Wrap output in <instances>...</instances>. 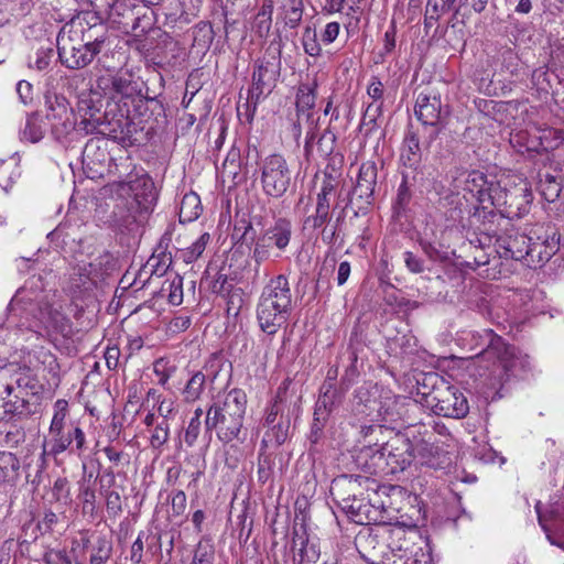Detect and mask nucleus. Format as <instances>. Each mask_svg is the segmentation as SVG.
Here are the masks:
<instances>
[{
  "label": "nucleus",
  "instance_id": "nucleus-40",
  "mask_svg": "<svg viewBox=\"0 0 564 564\" xmlns=\"http://www.w3.org/2000/svg\"><path fill=\"white\" fill-rule=\"evenodd\" d=\"M563 189L564 187L550 174H545L544 177L540 180L541 195L550 204L558 200Z\"/></svg>",
  "mask_w": 564,
  "mask_h": 564
},
{
  "label": "nucleus",
  "instance_id": "nucleus-19",
  "mask_svg": "<svg viewBox=\"0 0 564 564\" xmlns=\"http://www.w3.org/2000/svg\"><path fill=\"white\" fill-rule=\"evenodd\" d=\"M534 509L538 514L539 524L546 533L549 541L564 550V543H558L552 539L550 534V527L547 524L549 521H553L556 530L564 533V497L554 496L551 499L549 509L545 511L542 509V502L536 501Z\"/></svg>",
  "mask_w": 564,
  "mask_h": 564
},
{
  "label": "nucleus",
  "instance_id": "nucleus-58",
  "mask_svg": "<svg viewBox=\"0 0 564 564\" xmlns=\"http://www.w3.org/2000/svg\"><path fill=\"white\" fill-rule=\"evenodd\" d=\"M187 497L183 490H177L171 499V510L173 517H181L185 513Z\"/></svg>",
  "mask_w": 564,
  "mask_h": 564
},
{
  "label": "nucleus",
  "instance_id": "nucleus-23",
  "mask_svg": "<svg viewBox=\"0 0 564 564\" xmlns=\"http://www.w3.org/2000/svg\"><path fill=\"white\" fill-rule=\"evenodd\" d=\"M343 397V391L337 390L335 383L328 377L321 387V394L315 404L316 414L322 415V419L327 417V415L341 403Z\"/></svg>",
  "mask_w": 564,
  "mask_h": 564
},
{
  "label": "nucleus",
  "instance_id": "nucleus-36",
  "mask_svg": "<svg viewBox=\"0 0 564 564\" xmlns=\"http://www.w3.org/2000/svg\"><path fill=\"white\" fill-rule=\"evenodd\" d=\"M290 422L288 420H280L276 424L271 426L264 434L261 441V447L268 448L270 446L279 447L289 436Z\"/></svg>",
  "mask_w": 564,
  "mask_h": 564
},
{
  "label": "nucleus",
  "instance_id": "nucleus-13",
  "mask_svg": "<svg viewBox=\"0 0 564 564\" xmlns=\"http://www.w3.org/2000/svg\"><path fill=\"white\" fill-rule=\"evenodd\" d=\"M449 115L447 106H443L441 95L425 87L421 90L415 101V116L424 124L434 128L433 137H436L446 126Z\"/></svg>",
  "mask_w": 564,
  "mask_h": 564
},
{
  "label": "nucleus",
  "instance_id": "nucleus-42",
  "mask_svg": "<svg viewBox=\"0 0 564 564\" xmlns=\"http://www.w3.org/2000/svg\"><path fill=\"white\" fill-rule=\"evenodd\" d=\"M215 562V549L209 540H202L197 543L193 560V564H214Z\"/></svg>",
  "mask_w": 564,
  "mask_h": 564
},
{
  "label": "nucleus",
  "instance_id": "nucleus-18",
  "mask_svg": "<svg viewBox=\"0 0 564 564\" xmlns=\"http://www.w3.org/2000/svg\"><path fill=\"white\" fill-rule=\"evenodd\" d=\"M533 199L532 191L528 183L520 180L518 184L509 187L507 193V204L501 212L508 218H520L529 213L530 204Z\"/></svg>",
  "mask_w": 564,
  "mask_h": 564
},
{
  "label": "nucleus",
  "instance_id": "nucleus-61",
  "mask_svg": "<svg viewBox=\"0 0 564 564\" xmlns=\"http://www.w3.org/2000/svg\"><path fill=\"white\" fill-rule=\"evenodd\" d=\"M427 19H440L442 14L451 11V9L441 0H427L426 9Z\"/></svg>",
  "mask_w": 564,
  "mask_h": 564
},
{
  "label": "nucleus",
  "instance_id": "nucleus-12",
  "mask_svg": "<svg viewBox=\"0 0 564 564\" xmlns=\"http://www.w3.org/2000/svg\"><path fill=\"white\" fill-rule=\"evenodd\" d=\"M466 189L476 197L484 210L495 207L501 213L507 204L508 184L502 186L500 182L494 177L488 178L481 172L473 171L468 174Z\"/></svg>",
  "mask_w": 564,
  "mask_h": 564
},
{
  "label": "nucleus",
  "instance_id": "nucleus-20",
  "mask_svg": "<svg viewBox=\"0 0 564 564\" xmlns=\"http://www.w3.org/2000/svg\"><path fill=\"white\" fill-rule=\"evenodd\" d=\"M530 240L532 237L519 232L501 236L496 240V251L502 259L525 262Z\"/></svg>",
  "mask_w": 564,
  "mask_h": 564
},
{
  "label": "nucleus",
  "instance_id": "nucleus-50",
  "mask_svg": "<svg viewBox=\"0 0 564 564\" xmlns=\"http://www.w3.org/2000/svg\"><path fill=\"white\" fill-rule=\"evenodd\" d=\"M264 449L260 448L258 458V479L263 484L271 477L274 465L271 454L265 453Z\"/></svg>",
  "mask_w": 564,
  "mask_h": 564
},
{
  "label": "nucleus",
  "instance_id": "nucleus-29",
  "mask_svg": "<svg viewBox=\"0 0 564 564\" xmlns=\"http://www.w3.org/2000/svg\"><path fill=\"white\" fill-rule=\"evenodd\" d=\"M534 132H536L538 141L531 143L532 147H538L539 153L542 151H550L556 149L563 141L562 132L554 128H540L535 124Z\"/></svg>",
  "mask_w": 564,
  "mask_h": 564
},
{
  "label": "nucleus",
  "instance_id": "nucleus-6",
  "mask_svg": "<svg viewBox=\"0 0 564 564\" xmlns=\"http://www.w3.org/2000/svg\"><path fill=\"white\" fill-rule=\"evenodd\" d=\"M422 402L436 415L462 419L468 414L466 397L436 373H426L419 387Z\"/></svg>",
  "mask_w": 564,
  "mask_h": 564
},
{
  "label": "nucleus",
  "instance_id": "nucleus-34",
  "mask_svg": "<svg viewBox=\"0 0 564 564\" xmlns=\"http://www.w3.org/2000/svg\"><path fill=\"white\" fill-rule=\"evenodd\" d=\"M112 551V541L106 535H98L90 547L89 564H107Z\"/></svg>",
  "mask_w": 564,
  "mask_h": 564
},
{
  "label": "nucleus",
  "instance_id": "nucleus-63",
  "mask_svg": "<svg viewBox=\"0 0 564 564\" xmlns=\"http://www.w3.org/2000/svg\"><path fill=\"white\" fill-rule=\"evenodd\" d=\"M87 448L88 446L85 432L78 425H74V444L72 452H75L80 456Z\"/></svg>",
  "mask_w": 564,
  "mask_h": 564
},
{
  "label": "nucleus",
  "instance_id": "nucleus-56",
  "mask_svg": "<svg viewBox=\"0 0 564 564\" xmlns=\"http://www.w3.org/2000/svg\"><path fill=\"white\" fill-rule=\"evenodd\" d=\"M328 215L329 206L322 204L319 208L316 207L315 215L306 218L305 225L314 229L319 228L328 220Z\"/></svg>",
  "mask_w": 564,
  "mask_h": 564
},
{
  "label": "nucleus",
  "instance_id": "nucleus-33",
  "mask_svg": "<svg viewBox=\"0 0 564 564\" xmlns=\"http://www.w3.org/2000/svg\"><path fill=\"white\" fill-rule=\"evenodd\" d=\"M527 251L525 264L530 268L542 267L553 254V250L546 245V241H540L539 239L536 241L530 240Z\"/></svg>",
  "mask_w": 564,
  "mask_h": 564
},
{
  "label": "nucleus",
  "instance_id": "nucleus-55",
  "mask_svg": "<svg viewBox=\"0 0 564 564\" xmlns=\"http://www.w3.org/2000/svg\"><path fill=\"white\" fill-rule=\"evenodd\" d=\"M270 248H271L270 241L265 240L263 235L258 237V239L254 243V249H253V254H252L253 260L258 264L268 260L270 257Z\"/></svg>",
  "mask_w": 564,
  "mask_h": 564
},
{
  "label": "nucleus",
  "instance_id": "nucleus-46",
  "mask_svg": "<svg viewBox=\"0 0 564 564\" xmlns=\"http://www.w3.org/2000/svg\"><path fill=\"white\" fill-rule=\"evenodd\" d=\"M57 62L58 59L53 48H41L36 51L34 61L30 62V67H36L37 70H43L48 67L54 68Z\"/></svg>",
  "mask_w": 564,
  "mask_h": 564
},
{
  "label": "nucleus",
  "instance_id": "nucleus-21",
  "mask_svg": "<svg viewBox=\"0 0 564 564\" xmlns=\"http://www.w3.org/2000/svg\"><path fill=\"white\" fill-rule=\"evenodd\" d=\"M45 105L47 108L46 118L53 121V129L58 130V128L62 127L64 131H68L73 128V115L68 108V101L64 96L47 93L45 95Z\"/></svg>",
  "mask_w": 564,
  "mask_h": 564
},
{
  "label": "nucleus",
  "instance_id": "nucleus-25",
  "mask_svg": "<svg viewBox=\"0 0 564 564\" xmlns=\"http://www.w3.org/2000/svg\"><path fill=\"white\" fill-rule=\"evenodd\" d=\"M377 183V167L373 162L362 163L355 184V195L364 199L367 204L372 196Z\"/></svg>",
  "mask_w": 564,
  "mask_h": 564
},
{
  "label": "nucleus",
  "instance_id": "nucleus-27",
  "mask_svg": "<svg viewBox=\"0 0 564 564\" xmlns=\"http://www.w3.org/2000/svg\"><path fill=\"white\" fill-rule=\"evenodd\" d=\"M270 246H275L279 250H284L292 236V225L286 218H278L274 225L268 228L263 234Z\"/></svg>",
  "mask_w": 564,
  "mask_h": 564
},
{
  "label": "nucleus",
  "instance_id": "nucleus-16",
  "mask_svg": "<svg viewBox=\"0 0 564 564\" xmlns=\"http://www.w3.org/2000/svg\"><path fill=\"white\" fill-rule=\"evenodd\" d=\"M100 25H105V18L99 12L95 10H84L61 29L57 41L62 43L63 48H66L68 42H74L75 37H78L83 31L91 30Z\"/></svg>",
  "mask_w": 564,
  "mask_h": 564
},
{
  "label": "nucleus",
  "instance_id": "nucleus-28",
  "mask_svg": "<svg viewBox=\"0 0 564 564\" xmlns=\"http://www.w3.org/2000/svg\"><path fill=\"white\" fill-rule=\"evenodd\" d=\"M317 87V80L316 77H310L308 74L306 75V79L301 80L297 94H296V110L297 116L300 117L301 113H305L306 111L311 110L315 105V89Z\"/></svg>",
  "mask_w": 564,
  "mask_h": 564
},
{
  "label": "nucleus",
  "instance_id": "nucleus-24",
  "mask_svg": "<svg viewBox=\"0 0 564 564\" xmlns=\"http://www.w3.org/2000/svg\"><path fill=\"white\" fill-rule=\"evenodd\" d=\"M147 214H140L130 199H124L116 205L112 212V221L120 229L132 230V226L142 221Z\"/></svg>",
  "mask_w": 564,
  "mask_h": 564
},
{
  "label": "nucleus",
  "instance_id": "nucleus-22",
  "mask_svg": "<svg viewBox=\"0 0 564 564\" xmlns=\"http://www.w3.org/2000/svg\"><path fill=\"white\" fill-rule=\"evenodd\" d=\"M74 42H68L67 47L63 48L62 43L57 42L58 58L61 64L69 69L86 67L97 55L95 48L84 44L75 46Z\"/></svg>",
  "mask_w": 564,
  "mask_h": 564
},
{
  "label": "nucleus",
  "instance_id": "nucleus-47",
  "mask_svg": "<svg viewBox=\"0 0 564 564\" xmlns=\"http://www.w3.org/2000/svg\"><path fill=\"white\" fill-rule=\"evenodd\" d=\"M20 468V462L17 456L10 452H0V477L10 478Z\"/></svg>",
  "mask_w": 564,
  "mask_h": 564
},
{
  "label": "nucleus",
  "instance_id": "nucleus-31",
  "mask_svg": "<svg viewBox=\"0 0 564 564\" xmlns=\"http://www.w3.org/2000/svg\"><path fill=\"white\" fill-rule=\"evenodd\" d=\"M421 159L419 137L413 131H408L401 148L400 160L405 166H414Z\"/></svg>",
  "mask_w": 564,
  "mask_h": 564
},
{
  "label": "nucleus",
  "instance_id": "nucleus-59",
  "mask_svg": "<svg viewBox=\"0 0 564 564\" xmlns=\"http://www.w3.org/2000/svg\"><path fill=\"white\" fill-rule=\"evenodd\" d=\"M153 371L158 377L159 383L165 386L172 376L173 369L169 368V362L161 358L154 362Z\"/></svg>",
  "mask_w": 564,
  "mask_h": 564
},
{
  "label": "nucleus",
  "instance_id": "nucleus-3",
  "mask_svg": "<svg viewBox=\"0 0 564 564\" xmlns=\"http://www.w3.org/2000/svg\"><path fill=\"white\" fill-rule=\"evenodd\" d=\"M78 129L87 134L98 133L102 138L108 137L122 147L135 145L139 142L137 134L142 131V128L130 118L126 102L123 107L109 104L102 115L99 110L87 107L78 122Z\"/></svg>",
  "mask_w": 564,
  "mask_h": 564
},
{
  "label": "nucleus",
  "instance_id": "nucleus-5",
  "mask_svg": "<svg viewBox=\"0 0 564 564\" xmlns=\"http://www.w3.org/2000/svg\"><path fill=\"white\" fill-rule=\"evenodd\" d=\"M35 383L25 369L15 365L0 367V421L31 413L30 397Z\"/></svg>",
  "mask_w": 564,
  "mask_h": 564
},
{
  "label": "nucleus",
  "instance_id": "nucleus-1",
  "mask_svg": "<svg viewBox=\"0 0 564 564\" xmlns=\"http://www.w3.org/2000/svg\"><path fill=\"white\" fill-rule=\"evenodd\" d=\"M355 416H369L371 424H360V434L364 438L362 446L355 457V467L369 475L395 474L404 470L414 457V448L411 441L404 435L395 434L379 446V435L382 434V425L375 424L379 421V403L368 399L366 403L355 406Z\"/></svg>",
  "mask_w": 564,
  "mask_h": 564
},
{
  "label": "nucleus",
  "instance_id": "nucleus-2",
  "mask_svg": "<svg viewBox=\"0 0 564 564\" xmlns=\"http://www.w3.org/2000/svg\"><path fill=\"white\" fill-rule=\"evenodd\" d=\"M247 410V394L243 390L235 388L218 397L207 409L205 417V433L216 437L224 444L234 441L243 443L248 431L243 425Z\"/></svg>",
  "mask_w": 564,
  "mask_h": 564
},
{
  "label": "nucleus",
  "instance_id": "nucleus-32",
  "mask_svg": "<svg viewBox=\"0 0 564 564\" xmlns=\"http://www.w3.org/2000/svg\"><path fill=\"white\" fill-rule=\"evenodd\" d=\"M275 83V73H253L252 85L248 93L252 95V98L256 100H261L272 91Z\"/></svg>",
  "mask_w": 564,
  "mask_h": 564
},
{
  "label": "nucleus",
  "instance_id": "nucleus-4",
  "mask_svg": "<svg viewBox=\"0 0 564 564\" xmlns=\"http://www.w3.org/2000/svg\"><path fill=\"white\" fill-rule=\"evenodd\" d=\"M292 312V293L286 276L279 275L264 286L258 305L257 321L260 329L269 336L283 327Z\"/></svg>",
  "mask_w": 564,
  "mask_h": 564
},
{
  "label": "nucleus",
  "instance_id": "nucleus-26",
  "mask_svg": "<svg viewBox=\"0 0 564 564\" xmlns=\"http://www.w3.org/2000/svg\"><path fill=\"white\" fill-rule=\"evenodd\" d=\"M316 135L314 132H307L304 151L307 160H316L317 158H326L333 152L334 135L330 133H323L315 141Z\"/></svg>",
  "mask_w": 564,
  "mask_h": 564
},
{
  "label": "nucleus",
  "instance_id": "nucleus-52",
  "mask_svg": "<svg viewBox=\"0 0 564 564\" xmlns=\"http://www.w3.org/2000/svg\"><path fill=\"white\" fill-rule=\"evenodd\" d=\"M56 411L53 415L51 426H50V433L52 435H59L61 432H63L64 427V420L66 417V406L67 402L65 400H57L55 403Z\"/></svg>",
  "mask_w": 564,
  "mask_h": 564
},
{
  "label": "nucleus",
  "instance_id": "nucleus-9",
  "mask_svg": "<svg viewBox=\"0 0 564 564\" xmlns=\"http://www.w3.org/2000/svg\"><path fill=\"white\" fill-rule=\"evenodd\" d=\"M118 181H113L109 187L111 193L121 198L128 196L132 205H135L140 214H149L158 199V193L152 178L147 175H138L129 173L127 178H121L119 175Z\"/></svg>",
  "mask_w": 564,
  "mask_h": 564
},
{
  "label": "nucleus",
  "instance_id": "nucleus-39",
  "mask_svg": "<svg viewBox=\"0 0 564 564\" xmlns=\"http://www.w3.org/2000/svg\"><path fill=\"white\" fill-rule=\"evenodd\" d=\"M206 377L202 371H196L183 389V397L186 402L198 400L204 391Z\"/></svg>",
  "mask_w": 564,
  "mask_h": 564
},
{
  "label": "nucleus",
  "instance_id": "nucleus-57",
  "mask_svg": "<svg viewBox=\"0 0 564 564\" xmlns=\"http://www.w3.org/2000/svg\"><path fill=\"white\" fill-rule=\"evenodd\" d=\"M242 305L241 289H231L227 293V313L238 315Z\"/></svg>",
  "mask_w": 564,
  "mask_h": 564
},
{
  "label": "nucleus",
  "instance_id": "nucleus-30",
  "mask_svg": "<svg viewBox=\"0 0 564 564\" xmlns=\"http://www.w3.org/2000/svg\"><path fill=\"white\" fill-rule=\"evenodd\" d=\"M292 549L299 550L301 561L314 563L318 558V553L315 550V546L313 544L308 545L306 529L303 524L300 527V529L296 527L293 528Z\"/></svg>",
  "mask_w": 564,
  "mask_h": 564
},
{
  "label": "nucleus",
  "instance_id": "nucleus-7",
  "mask_svg": "<svg viewBox=\"0 0 564 564\" xmlns=\"http://www.w3.org/2000/svg\"><path fill=\"white\" fill-rule=\"evenodd\" d=\"M368 475L355 474V500L360 501L355 508V523L359 524L381 521L389 497L390 488Z\"/></svg>",
  "mask_w": 564,
  "mask_h": 564
},
{
  "label": "nucleus",
  "instance_id": "nucleus-15",
  "mask_svg": "<svg viewBox=\"0 0 564 564\" xmlns=\"http://www.w3.org/2000/svg\"><path fill=\"white\" fill-rule=\"evenodd\" d=\"M352 485L351 479L347 475H341L333 479L330 485V495L337 503L338 511L335 512L337 524L343 529L344 524L352 521V502H351Z\"/></svg>",
  "mask_w": 564,
  "mask_h": 564
},
{
  "label": "nucleus",
  "instance_id": "nucleus-38",
  "mask_svg": "<svg viewBox=\"0 0 564 564\" xmlns=\"http://www.w3.org/2000/svg\"><path fill=\"white\" fill-rule=\"evenodd\" d=\"M162 295L167 297L172 305H181L183 303V278L174 275L172 279H166L161 288Z\"/></svg>",
  "mask_w": 564,
  "mask_h": 564
},
{
  "label": "nucleus",
  "instance_id": "nucleus-44",
  "mask_svg": "<svg viewBox=\"0 0 564 564\" xmlns=\"http://www.w3.org/2000/svg\"><path fill=\"white\" fill-rule=\"evenodd\" d=\"M82 41L90 46V48H95L96 53L100 52V45L105 42L107 36V26L100 25L98 28L83 31Z\"/></svg>",
  "mask_w": 564,
  "mask_h": 564
},
{
  "label": "nucleus",
  "instance_id": "nucleus-49",
  "mask_svg": "<svg viewBox=\"0 0 564 564\" xmlns=\"http://www.w3.org/2000/svg\"><path fill=\"white\" fill-rule=\"evenodd\" d=\"M102 264V258H98L95 262L78 264L74 268V274H78L80 276V282L85 283V279L95 281L96 279L101 276V273L98 271L99 267Z\"/></svg>",
  "mask_w": 564,
  "mask_h": 564
},
{
  "label": "nucleus",
  "instance_id": "nucleus-43",
  "mask_svg": "<svg viewBox=\"0 0 564 564\" xmlns=\"http://www.w3.org/2000/svg\"><path fill=\"white\" fill-rule=\"evenodd\" d=\"M21 133L23 140L32 143L39 142L44 135V130L40 123L39 117L35 115L29 116Z\"/></svg>",
  "mask_w": 564,
  "mask_h": 564
},
{
  "label": "nucleus",
  "instance_id": "nucleus-10",
  "mask_svg": "<svg viewBox=\"0 0 564 564\" xmlns=\"http://www.w3.org/2000/svg\"><path fill=\"white\" fill-rule=\"evenodd\" d=\"M96 89L111 99L148 98L145 82L134 73H102L96 80Z\"/></svg>",
  "mask_w": 564,
  "mask_h": 564
},
{
  "label": "nucleus",
  "instance_id": "nucleus-37",
  "mask_svg": "<svg viewBox=\"0 0 564 564\" xmlns=\"http://www.w3.org/2000/svg\"><path fill=\"white\" fill-rule=\"evenodd\" d=\"M272 13L273 6L271 0H267L257 15L254 17L252 23V30L259 37H267L272 25Z\"/></svg>",
  "mask_w": 564,
  "mask_h": 564
},
{
  "label": "nucleus",
  "instance_id": "nucleus-64",
  "mask_svg": "<svg viewBox=\"0 0 564 564\" xmlns=\"http://www.w3.org/2000/svg\"><path fill=\"white\" fill-rule=\"evenodd\" d=\"M547 70H564V46L552 51Z\"/></svg>",
  "mask_w": 564,
  "mask_h": 564
},
{
  "label": "nucleus",
  "instance_id": "nucleus-60",
  "mask_svg": "<svg viewBox=\"0 0 564 564\" xmlns=\"http://www.w3.org/2000/svg\"><path fill=\"white\" fill-rule=\"evenodd\" d=\"M345 217V208H343L339 214L336 217L335 225L333 226V229L329 231L325 228L323 230V240L328 242H335L339 237L341 232V224L344 221Z\"/></svg>",
  "mask_w": 564,
  "mask_h": 564
},
{
  "label": "nucleus",
  "instance_id": "nucleus-11",
  "mask_svg": "<svg viewBox=\"0 0 564 564\" xmlns=\"http://www.w3.org/2000/svg\"><path fill=\"white\" fill-rule=\"evenodd\" d=\"M260 183L265 195L280 198L289 189L292 172L284 156L271 154L265 156L259 166Z\"/></svg>",
  "mask_w": 564,
  "mask_h": 564
},
{
  "label": "nucleus",
  "instance_id": "nucleus-45",
  "mask_svg": "<svg viewBox=\"0 0 564 564\" xmlns=\"http://www.w3.org/2000/svg\"><path fill=\"white\" fill-rule=\"evenodd\" d=\"M202 415L203 409L197 408L194 411L193 417L189 420L188 425L185 429L184 442L187 446L192 447L198 438L202 429Z\"/></svg>",
  "mask_w": 564,
  "mask_h": 564
},
{
  "label": "nucleus",
  "instance_id": "nucleus-48",
  "mask_svg": "<svg viewBox=\"0 0 564 564\" xmlns=\"http://www.w3.org/2000/svg\"><path fill=\"white\" fill-rule=\"evenodd\" d=\"M260 100H256L254 98H252V95L248 93L247 99L243 102L239 101L237 104V116L239 120L245 121L247 123H251L254 118L257 106Z\"/></svg>",
  "mask_w": 564,
  "mask_h": 564
},
{
  "label": "nucleus",
  "instance_id": "nucleus-53",
  "mask_svg": "<svg viewBox=\"0 0 564 564\" xmlns=\"http://www.w3.org/2000/svg\"><path fill=\"white\" fill-rule=\"evenodd\" d=\"M368 529L361 530L356 535V543L355 546L357 549L358 555L355 554V564H377V558L373 555H366L361 550L360 545L362 542H366L369 538Z\"/></svg>",
  "mask_w": 564,
  "mask_h": 564
},
{
  "label": "nucleus",
  "instance_id": "nucleus-54",
  "mask_svg": "<svg viewBox=\"0 0 564 564\" xmlns=\"http://www.w3.org/2000/svg\"><path fill=\"white\" fill-rule=\"evenodd\" d=\"M44 564H72V560L65 549H48L43 554Z\"/></svg>",
  "mask_w": 564,
  "mask_h": 564
},
{
  "label": "nucleus",
  "instance_id": "nucleus-51",
  "mask_svg": "<svg viewBox=\"0 0 564 564\" xmlns=\"http://www.w3.org/2000/svg\"><path fill=\"white\" fill-rule=\"evenodd\" d=\"M102 495L106 500V510L109 517H119L122 513V500L120 494L116 490H106Z\"/></svg>",
  "mask_w": 564,
  "mask_h": 564
},
{
  "label": "nucleus",
  "instance_id": "nucleus-35",
  "mask_svg": "<svg viewBox=\"0 0 564 564\" xmlns=\"http://www.w3.org/2000/svg\"><path fill=\"white\" fill-rule=\"evenodd\" d=\"M202 213L200 198L196 193H187L183 196L180 206V221L191 223L199 217Z\"/></svg>",
  "mask_w": 564,
  "mask_h": 564
},
{
  "label": "nucleus",
  "instance_id": "nucleus-14",
  "mask_svg": "<svg viewBox=\"0 0 564 564\" xmlns=\"http://www.w3.org/2000/svg\"><path fill=\"white\" fill-rule=\"evenodd\" d=\"M83 164L90 177H102L106 172L116 174L118 165L109 155L108 142L105 138H93L87 141L83 151Z\"/></svg>",
  "mask_w": 564,
  "mask_h": 564
},
{
  "label": "nucleus",
  "instance_id": "nucleus-62",
  "mask_svg": "<svg viewBox=\"0 0 564 564\" xmlns=\"http://www.w3.org/2000/svg\"><path fill=\"white\" fill-rule=\"evenodd\" d=\"M176 413V404L172 399H162L159 401L158 414L161 419H174Z\"/></svg>",
  "mask_w": 564,
  "mask_h": 564
},
{
  "label": "nucleus",
  "instance_id": "nucleus-8",
  "mask_svg": "<svg viewBox=\"0 0 564 564\" xmlns=\"http://www.w3.org/2000/svg\"><path fill=\"white\" fill-rule=\"evenodd\" d=\"M486 335L489 343L478 357L498 362L506 379L510 377L525 378L527 375L532 372L533 365L529 355L522 354L506 344L500 336L494 334L490 329L486 330Z\"/></svg>",
  "mask_w": 564,
  "mask_h": 564
},
{
  "label": "nucleus",
  "instance_id": "nucleus-17",
  "mask_svg": "<svg viewBox=\"0 0 564 564\" xmlns=\"http://www.w3.org/2000/svg\"><path fill=\"white\" fill-rule=\"evenodd\" d=\"M517 112L523 117V121L528 120V127L525 129L513 130L510 133V145L521 154L539 153L538 147L531 145L533 141H538L536 132H534L535 123L531 119V115L535 112V108L520 104L517 107Z\"/></svg>",
  "mask_w": 564,
  "mask_h": 564
},
{
  "label": "nucleus",
  "instance_id": "nucleus-41",
  "mask_svg": "<svg viewBox=\"0 0 564 564\" xmlns=\"http://www.w3.org/2000/svg\"><path fill=\"white\" fill-rule=\"evenodd\" d=\"M78 499L85 513L94 514L97 509V496L93 486L85 479L79 481Z\"/></svg>",
  "mask_w": 564,
  "mask_h": 564
}]
</instances>
